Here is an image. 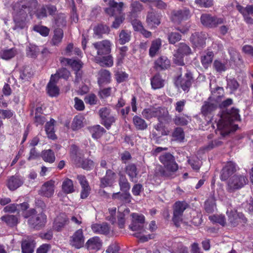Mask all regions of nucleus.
Wrapping results in <instances>:
<instances>
[{"instance_id": "4c0bfd02", "label": "nucleus", "mask_w": 253, "mask_h": 253, "mask_svg": "<svg viewBox=\"0 0 253 253\" xmlns=\"http://www.w3.org/2000/svg\"><path fill=\"white\" fill-rule=\"evenodd\" d=\"M62 189L64 193L70 194L75 191L73 181L68 178H65L62 182Z\"/></svg>"}, {"instance_id": "69168bd1", "label": "nucleus", "mask_w": 253, "mask_h": 253, "mask_svg": "<svg viewBox=\"0 0 253 253\" xmlns=\"http://www.w3.org/2000/svg\"><path fill=\"white\" fill-rule=\"evenodd\" d=\"M34 30L44 37L47 36L49 32V29L47 27L42 26H35L34 27Z\"/></svg>"}, {"instance_id": "393cba45", "label": "nucleus", "mask_w": 253, "mask_h": 253, "mask_svg": "<svg viewBox=\"0 0 253 253\" xmlns=\"http://www.w3.org/2000/svg\"><path fill=\"white\" fill-rule=\"evenodd\" d=\"M16 14L14 16L15 26L14 30L23 29L26 27L25 19L26 14L24 13H19V11H15Z\"/></svg>"}, {"instance_id": "c9c22d12", "label": "nucleus", "mask_w": 253, "mask_h": 253, "mask_svg": "<svg viewBox=\"0 0 253 253\" xmlns=\"http://www.w3.org/2000/svg\"><path fill=\"white\" fill-rule=\"evenodd\" d=\"M146 21L148 24L150 26H158L160 24V16L153 12H148L147 16Z\"/></svg>"}, {"instance_id": "f3484780", "label": "nucleus", "mask_w": 253, "mask_h": 253, "mask_svg": "<svg viewBox=\"0 0 253 253\" xmlns=\"http://www.w3.org/2000/svg\"><path fill=\"white\" fill-rule=\"evenodd\" d=\"M60 61L63 64L70 65L76 72V74L77 79L81 78L80 70L82 68L83 64L81 60L63 58Z\"/></svg>"}, {"instance_id": "ea45409f", "label": "nucleus", "mask_w": 253, "mask_h": 253, "mask_svg": "<svg viewBox=\"0 0 253 253\" xmlns=\"http://www.w3.org/2000/svg\"><path fill=\"white\" fill-rule=\"evenodd\" d=\"M54 120L51 119L50 121L47 122L46 123L45 126V131L48 137L52 139H55L56 138V136L54 130Z\"/></svg>"}, {"instance_id": "a19ab883", "label": "nucleus", "mask_w": 253, "mask_h": 253, "mask_svg": "<svg viewBox=\"0 0 253 253\" xmlns=\"http://www.w3.org/2000/svg\"><path fill=\"white\" fill-rule=\"evenodd\" d=\"M130 8L131 16L135 17L142 10L143 6L139 2L133 1L130 4Z\"/></svg>"}, {"instance_id": "052dcab7", "label": "nucleus", "mask_w": 253, "mask_h": 253, "mask_svg": "<svg viewBox=\"0 0 253 253\" xmlns=\"http://www.w3.org/2000/svg\"><path fill=\"white\" fill-rule=\"evenodd\" d=\"M214 69L216 72L221 73L225 72L227 69V64L225 62L222 63L219 60H215L213 62Z\"/></svg>"}, {"instance_id": "2f4dec72", "label": "nucleus", "mask_w": 253, "mask_h": 253, "mask_svg": "<svg viewBox=\"0 0 253 253\" xmlns=\"http://www.w3.org/2000/svg\"><path fill=\"white\" fill-rule=\"evenodd\" d=\"M57 82V81L54 79V77H51L47 85V93L51 97L56 96L59 94V90L56 85Z\"/></svg>"}, {"instance_id": "13d9d810", "label": "nucleus", "mask_w": 253, "mask_h": 253, "mask_svg": "<svg viewBox=\"0 0 253 253\" xmlns=\"http://www.w3.org/2000/svg\"><path fill=\"white\" fill-rule=\"evenodd\" d=\"M168 38L169 43L174 44L181 39V36L177 32H172L168 34Z\"/></svg>"}, {"instance_id": "a18cd8bd", "label": "nucleus", "mask_w": 253, "mask_h": 253, "mask_svg": "<svg viewBox=\"0 0 253 253\" xmlns=\"http://www.w3.org/2000/svg\"><path fill=\"white\" fill-rule=\"evenodd\" d=\"M78 161L79 162V167H81L84 169L89 170L93 168L94 162L92 160L88 159H81L80 158Z\"/></svg>"}, {"instance_id": "a211bd4d", "label": "nucleus", "mask_w": 253, "mask_h": 253, "mask_svg": "<svg viewBox=\"0 0 253 253\" xmlns=\"http://www.w3.org/2000/svg\"><path fill=\"white\" fill-rule=\"evenodd\" d=\"M116 179V174L112 170H106L105 175L100 179V187L105 188L113 185Z\"/></svg>"}, {"instance_id": "79ce46f5", "label": "nucleus", "mask_w": 253, "mask_h": 253, "mask_svg": "<svg viewBox=\"0 0 253 253\" xmlns=\"http://www.w3.org/2000/svg\"><path fill=\"white\" fill-rule=\"evenodd\" d=\"M119 184L120 189L123 192H128L130 185L126 176L123 174H119Z\"/></svg>"}, {"instance_id": "680f3d73", "label": "nucleus", "mask_w": 253, "mask_h": 253, "mask_svg": "<svg viewBox=\"0 0 253 253\" xmlns=\"http://www.w3.org/2000/svg\"><path fill=\"white\" fill-rule=\"evenodd\" d=\"M128 77V74L122 71H116L115 72V77L118 83L126 81Z\"/></svg>"}, {"instance_id": "4be33fe9", "label": "nucleus", "mask_w": 253, "mask_h": 253, "mask_svg": "<svg viewBox=\"0 0 253 253\" xmlns=\"http://www.w3.org/2000/svg\"><path fill=\"white\" fill-rule=\"evenodd\" d=\"M70 223L69 218L65 213H61L55 219L53 228L57 231H61L65 225Z\"/></svg>"}, {"instance_id": "49530a36", "label": "nucleus", "mask_w": 253, "mask_h": 253, "mask_svg": "<svg viewBox=\"0 0 253 253\" xmlns=\"http://www.w3.org/2000/svg\"><path fill=\"white\" fill-rule=\"evenodd\" d=\"M190 120V118L188 116L184 114H179L175 115L173 119V122L176 125L184 126L188 123Z\"/></svg>"}, {"instance_id": "4d7b16f0", "label": "nucleus", "mask_w": 253, "mask_h": 253, "mask_svg": "<svg viewBox=\"0 0 253 253\" xmlns=\"http://www.w3.org/2000/svg\"><path fill=\"white\" fill-rule=\"evenodd\" d=\"M191 52V48L186 43L181 42L178 45V48L176 52L181 54L183 55H187L190 54Z\"/></svg>"}, {"instance_id": "2eb2a0df", "label": "nucleus", "mask_w": 253, "mask_h": 253, "mask_svg": "<svg viewBox=\"0 0 253 253\" xmlns=\"http://www.w3.org/2000/svg\"><path fill=\"white\" fill-rule=\"evenodd\" d=\"M55 181L50 180L45 182L42 185L40 190L39 191V194L41 196L47 198L51 197L54 193Z\"/></svg>"}, {"instance_id": "bb28decb", "label": "nucleus", "mask_w": 253, "mask_h": 253, "mask_svg": "<svg viewBox=\"0 0 253 253\" xmlns=\"http://www.w3.org/2000/svg\"><path fill=\"white\" fill-rule=\"evenodd\" d=\"M85 246L88 250L96 252L100 249L102 242L99 237H93L87 240Z\"/></svg>"}, {"instance_id": "8fccbe9b", "label": "nucleus", "mask_w": 253, "mask_h": 253, "mask_svg": "<svg viewBox=\"0 0 253 253\" xmlns=\"http://www.w3.org/2000/svg\"><path fill=\"white\" fill-rule=\"evenodd\" d=\"M161 40L160 39L153 41L149 49V55L151 57H154L160 49L161 46Z\"/></svg>"}, {"instance_id": "09e8293b", "label": "nucleus", "mask_w": 253, "mask_h": 253, "mask_svg": "<svg viewBox=\"0 0 253 253\" xmlns=\"http://www.w3.org/2000/svg\"><path fill=\"white\" fill-rule=\"evenodd\" d=\"M34 241H24L22 243V251L23 253H33L35 248Z\"/></svg>"}, {"instance_id": "bf43d9fd", "label": "nucleus", "mask_w": 253, "mask_h": 253, "mask_svg": "<svg viewBox=\"0 0 253 253\" xmlns=\"http://www.w3.org/2000/svg\"><path fill=\"white\" fill-rule=\"evenodd\" d=\"M83 126V118L81 116H76L72 123V128L73 130H77Z\"/></svg>"}, {"instance_id": "e433bc0d", "label": "nucleus", "mask_w": 253, "mask_h": 253, "mask_svg": "<svg viewBox=\"0 0 253 253\" xmlns=\"http://www.w3.org/2000/svg\"><path fill=\"white\" fill-rule=\"evenodd\" d=\"M159 123L154 125V127L156 131H153L152 132V135L157 136H162V135H166L167 133L164 129V126L163 125V123H166L164 120H162L161 121H158Z\"/></svg>"}, {"instance_id": "9b49d317", "label": "nucleus", "mask_w": 253, "mask_h": 253, "mask_svg": "<svg viewBox=\"0 0 253 253\" xmlns=\"http://www.w3.org/2000/svg\"><path fill=\"white\" fill-rule=\"evenodd\" d=\"M192 77L190 72H187L182 77L181 75L178 77L175 81V84L178 87H181L184 91H188L192 84Z\"/></svg>"}, {"instance_id": "0eeeda50", "label": "nucleus", "mask_w": 253, "mask_h": 253, "mask_svg": "<svg viewBox=\"0 0 253 253\" xmlns=\"http://www.w3.org/2000/svg\"><path fill=\"white\" fill-rule=\"evenodd\" d=\"M37 5V0H22L14 6L13 9L14 11H18L19 13H24L26 15L28 12L31 15L35 11Z\"/></svg>"}, {"instance_id": "58836bf2", "label": "nucleus", "mask_w": 253, "mask_h": 253, "mask_svg": "<svg viewBox=\"0 0 253 253\" xmlns=\"http://www.w3.org/2000/svg\"><path fill=\"white\" fill-rule=\"evenodd\" d=\"M41 157L44 161L49 163H53L55 160L54 153L51 149L42 151Z\"/></svg>"}, {"instance_id": "f704fd0d", "label": "nucleus", "mask_w": 253, "mask_h": 253, "mask_svg": "<svg viewBox=\"0 0 253 253\" xmlns=\"http://www.w3.org/2000/svg\"><path fill=\"white\" fill-rule=\"evenodd\" d=\"M63 35V31L62 29L60 28L55 29L54 35L51 42V44L53 45H58L62 42Z\"/></svg>"}, {"instance_id": "c85d7f7f", "label": "nucleus", "mask_w": 253, "mask_h": 253, "mask_svg": "<svg viewBox=\"0 0 253 253\" xmlns=\"http://www.w3.org/2000/svg\"><path fill=\"white\" fill-rule=\"evenodd\" d=\"M92 231L96 234H107L109 233L110 227L107 223H94L91 225Z\"/></svg>"}, {"instance_id": "864d4df0", "label": "nucleus", "mask_w": 253, "mask_h": 253, "mask_svg": "<svg viewBox=\"0 0 253 253\" xmlns=\"http://www.w3.org/2000/svg\"><path fill=\"white\" fill-rule=\"evenodd\" d=\"M2 221H4L7 225L13 226L16 225L18 222L17 216L13 215H6L1 217Z\"/></svg>"}, {"instance_id": "f8f14e48", "label": "nucleus", "mask_w": 253, "mask_h": 253, "mask_svg": "<svg viewBox=\"0 0 253 253\" xmlns=\"http://www.w3.org/2000/svg\"><path fill=\"white\" fill-rule=\"evenodd\" d=\"M84 242V237L82 229L77 230L70 237V244L75 248L80 249L83 247Z\"/></svg>"}, {"instance_id": "ddd939ff", "label": "nucleus", "mask_w": 253, "mask_h": 253, "mask_svg": "<svg viewBox=\"0 0 253 253\" xmlns=\"http://www.w3.org/2000/svg\"><path fill=\"white\" fill-rule=\"evenodd\" d=\"M191 16V12L189 8L184 7L181 9L174 10L172 12L171 19L175 22H180L186 20Z\"/></svg>"}, {"instance_id": "412c9836", "label": "nucleus", "mask_w": 253, "mask_h": 253, "mask_svg": "<svg viewBox=\"0 0 253 253\" xmlns=\"http://www.w3.org/2000/svg\"><path fill=\"white\" fill-rule=\"evenodd\" d=\"M207 35L203 33H195L190 37V41L197 47H203L206 44Z\"/></svg>"}, {"instance_id": "1a4fd4ad", "label": "nucleus", "mask_w": 253, "mask_h": 253, "mask_svg": "<svg viewBox=\"0 0 253 253\" xmlns=\"http://www.w3.org/2000/svg\"><path fill=\"white\" fill-rule=\"evenodd\" d=\"M96 50V56H103L110 54L111 51L112 43L109 40H103L92 44Z\"/></svg>"}, {"instance_id": "20e7f679", "label": "nucleus", "mask_w": 253, "mask_h": 253, "mask_svg": "<svg viewBox=\"0 0 253 253\" xmlns=\"http://www.w3.org/2000/svg\"><path fill=\"white\" fill-rule=\"evenodd\" d=\"M37 212L36 210L32 209L28 211L29 215H25L24 216L25 218L30 216L28 222L31 227L39 230L44 226L46 222V216L42 212L36 214Z\"/></svg>"}, {"instance_id": "de8ad7c7", "label": "nucleus", "mask_w": 253, "mask_h": 253, "mask_svg": "<svg viewBox=\"0 0 253 253\" xmlns=\"http://www.w3.org/2000/svg\"><path fill=\"white\" fill-rule=\"evenodd\" d=\"M90 131L93 138L98 139L105 133V130L100 126L96 125L91 127Z\"/></svg>"}, {"instance_id": "423d86ee", "label": "nucleus", "mask_w": 253, "mask_h": 253, "mask_svg": "<svg viewBox=\"0 0 253 253\" xmlns=\"http://www.w3.org/2000/svg\"><path fill=\"white\" fill-rule=\"evenodd\" d=\"M188 207V204L184 201H177L173 205L172 220L176 227L182 222L183 212Z\"/></svg>"}, {"instance_id": "6ab92c4d", "label": "nucleus", "mask_w": 253, "mask_h": 253, "mask_svg": "<svg viewBox=\"0 0 253 253\" xmlns=\"http://www.w3.org/2000/svg\"><path fill=\"white\" fill-rule=\"evenodd\" d=\"M218 103L209 98L208 101L204 102L201 108V112L205 116L212 114L217 108Z\"/></svg>"}, {"instance_id": "7c9ffc66", "label": "nucleus", "mask_w": 253, "mask_h": 253, "mask_svg": "<svg viewBox=\"0 0 253 253\" xmlns=\"http://www.w3.org/2000/svg\"><path fill=\"white\" fill-rule=\"evenodd\" d=\"M98 83L99 85L110 83L111 80V73L106 69H102L98 72Z\"/></svg>"}, {"instance_id": "9d476101", "label": "nucleus", "mask_w": 253, "mask_h": 253, "mask_svg": "<svg viewBox=\"0 0 253 253\" xmlns=\"http://www.w3.org/2000/svg\"><path fill=\"white\" fill-rule=\"evenodd\" d=\"M132 217L131 223L129 225V228L132 231H139V233L143 232L145 217L142 214L133 213L131 215Z\"/></svg>"}, {"instance_id": "aec40b11", "label": "nucleus", "mask_w": 253, "mask_h": 253, "mask_svg": "<svg viewBox=\"0 0 253 253\" xmlns=\"http://www.w3.org/2000/svg\"><path fill=\"white\" fill-rule=\"evenodd\" d=\"M226 213L228 216V220L233 226H236L239 222H241L242 221L244 222L245 220L243 215L242 213H237L235 210H229L228 209Z\"/></svg>"}, {"instance_id": "b1692460", "label": "nucleus", "mask_w": 253, "mask_h": 253, "mask_svg": "<svg viewBox=\"0 0 253 253\" xmlns=\"http://www.w3.org/2000/svg\"><path fill=\"white\" fill-rule=\"evenodd\" d=\"M235 164L232 162L228 163L222 169L220 179L222 181L229 178L230 176L236 171Z\"/></svg>"}, {"instance_id": "6e6d98bb", "label": "nucleus", "mask_w": 253, "mask_h": 253, "mask_svg": "<svg viewBox=\"0 0 253 253\" xmlns=\"http://www.w3.org/2000/svg\"><path fill=\"white\" fill-rule=\"evenodd\" d=\"M172 140L178 142H182L184 139V133L183 129L180 127H177L172 133Z\"/></svg>"}, {"instance_id": "cd10ccee", "label": "nucleus", "mask_w": 253, "mask_h": 253, "mask_svg": "<svg viewBox=\"0 0 253 253\" xmlns=\"http://www.w3.org/2000/svg\"><path fill=\"white\" fill-rule=\"evenodd\" d=\"M125 171L131 181L133 182H137L138 171L135 165L133 164L128 165L125 168Z\"/></svg>"}, {"instance_id": "5fc2aeb1", "label": "nucleus", "mask_w": 253, "mask_h": 253, "mask_svg": "<svg viewBox=\"0 0 253 253\" xmlns=\"http://www.w3.org/2000/svg\"><path fill=\"white\" fill-rule=\"evenodd\" d=\"M131 33L128 31L123 30L119 34V42L121 44H124L130 40Z\"/></svg>"}, {"instance_id": "473e14b6", "label": "nucleus", "mask_w": 253, "mask_h": 253, "mask_svg": "<svg viewBox=\"0 0 253 253\" xmlns=\"http://www.w3.org/2000/svg\"><path fill=\"white\" fill-rule=\"evenodd\" d=\"M152 87L154 89H159L164 86L165 80L159 73L156 74L151 79Z\"/></svg>"}, {"instance_id": "37998d69", "label": "nucleus", "mask_w": 253, "mask_h": 253, "mask_svg": "<svg viewBox=\"0 0 253 253\" xmlns=\"http://www.w3.org/2000/svg\"><path fill=\"white\" fill-rule=\"evenodd\" d=\"M17 54V50L15 48L10 49H4L0 52V56L4 60H9L14 57Z\"/></svg>"}, {"instance_id": "7ed1b4c3", "label": "nucleus", "mask_w": 253, "mask_h": 253, "mask_svg": "<svg viewBox=\"0 0 253 253\" xmlns=\"http://www.w3.org/2000/svg\"><path fill=\"white\" fill-rule=\"evenodd\" d=\"M240 120V116L239 114V110L232 108L227 112L225 115L220 117L217 123V128L220 130H227V134H228L230 132L228 129L232 124V122L234 121Z\"/></svg>"}, {"instance_id": "39448f33", "label": "nucleus", "mask_w": 253, "mask_h": 253, "mask_svg": "<svg viewBox=\"0 0 253 253\" xmlns=\"http://www.w3.org/2000/svg\"><path fill=\"white\" fill-rule=\"evenodd\" d=\"M248 182V178L243 175L235 174L227 181L226 190L229 193H233L244 187Z\"/></svg>"}, {"instance_id": "0e129e2a", "label": "nucleus", "mask_w": 253, "mask_h": 253, "mask_svg": "<svg viewBox=\"0 0 253 253\" xmlns=\"http://www.w3.org/2000/svg\"><path fill=\"white\" fill-rule=\"evenodd\" d=\"M195 2L201 7H210L213 5L212 0H195Z\"/></svg>"}, {"instance_id": "e2e57ef3", "label": "nucleus", "mask_w": 253, "mask_h": 253, "mask_svg": "<svg viewBox=\"0 0 253 253\" xmlns=\"http://www.w3.org/2000/svg\"><path fill=\"white\" fill-rule=\"evenodd\" d=\"M209 219L216 223H218L222 226H224L226 224V219L224 215H214L209 216Z\"/></svg>"}, {"instance_id": "4468645a", "label": "nucleus", "mask_w": 253, "mask_h": 253, "mask_svg": "<svg viewBox=\"0 0 253 253\" xmlns=\"http://www.w3.org/2000/svg\"><path fill=\"white\" fill-rule=\"evenodd\" d=\"M98 113L99 116L103 121V125L107 129H109L115 121L114 117L110 115V110L106 107H104L101 108Z\"/></svg>"}, {"instance_id": "3c124183", "label": "nucleus", "mask_w": 253, "mask_h": 253, "mask_svg": "<svg viewBox=\"0 0 253 253\" xmlns=\"http://www.w3.org/2000/svg\"><path fill=\"white\" fill-rule=\"evenodd\" d=\"M213 57V53L211 51L208 52L205 55L201 56V62L205 68L207 69L211 65Z\"/></svg>"}, {"instance_id": "338daca9", "label": "nucleus", "mask_w": 253, "mask_h": 253, "mask_svg": "<svg viewBox=\"0 0 253 253\" xmlns=\"http://www.w3.org/2000/svg\"><path fill=\"white\" fill-rule=\"evenodd\" d=\"M108 27L102 25H98L94 28V34L97 36H100L102 34L108 32Z\"/></svg>"}, {"instance_id": "f03ea898", "label": "nucleus", "mask_w": 253, "mask_h": 253, "mask_svg": "<svg viewBox=\"0 0 253 253\" xmlns=\"http://www.w3.org/2000/svg\"><path fill=\"white\" fill-rule=\"evenodd\" d=\"M142 115L147 120L157 118L158 121L164 120L166 123H169L171 121V117L165 108L150 107L144 109Z\"/></svg>"}, {"instance_id": "c03bdc74", "label": "nucleus", "mask_w": 253, "mask_h": 253, "mask_svg": "<svg viewBox=\"0 0 253 253\" xmlns=\"http://www.w3.org/2000/svg\"><path fill=\"white\" fill-rule=\"evenodd\" d=\"M133 122L136 128L138 130H145L148 126L145 121L138 116L133 117Z\"/></svg>"}, {"instance_id": "72a5a7b5", "label": "nucleus", "mask_w": 253, "mask_h": 253, "mask_svg": "<svg viewBox=\"0 0 253 253\" xmlns=\"http://www.w3.org/2000/svg\"><path fill=\"white\" fill-rule=\"evenodd\" d=\"M205 210L209 213H212L216 210L215 199L213 196L210 197L205 202Z\"/></svg>"}, {"instance_id": "f257e3e1", "label": "nucleus", "mask_w": 253, "mask_h": 253, "mask_svg": "<svg viewBox=\"0 0 253 253\" xmlns=\"http://www.w3.org/2000/svg\"><path fill=\"white\" fill-rule=\"evenodd\" d=\"M159 161L163 165H157L154 170L156 177H169L178 169L174 157L169 153H166L159 157Z\"/></svg>"}, {"instance_id": "dca6fc26", "label": "nucleus", "mask_w": 253, "mask_h": 253, "mask_svg": "<svg viewBox=\"0 0 253 253\" xmlns=\"http://www.w3.org/2000/svg\"><path fill=\"white\" fill-rule=\"evenodd\" d=\"M109 7L106 8L105 11L106 13L111 16L120 15L122 11L124 3L122 2H117L115 1L110 0L109 2Z\"/></svg>"}, {"instance_id": "774afa93", "label": "nucleus", "mask_w": 253, "mask_h": 253, "mask_svg": "<svg viewBox=\"0 0 253 253\" xmlns=\"http://www.w3.org/2000/svg\"><path fill=\"white\" fill-rule=\"evenodd\" d=\"M120 247L117 243H112L106 250L107 253H119Z\"/></svg>"}, {"instance_id": "a878e982", "label": "nucleus", "mask_w": 253, "mask_h": 253, "mask_svg": "<svg viewBox=\"0 0 253 253\" xmlns=\"http://www.w3.org/2000/svg\"><path fill=\"white\" fill-rule=\"evenodd\" d=\"M170 66L169 60L164 56L158 58L154 63V68L157 70H164L168 69Z\"/></svg>"}, {"instance_id": "603ef678", "label": "nucleus", "mask_w": 253, "mask_h": 253, "mask_svg": "<svg viewBox=\"0 0 253 253\" xmlns=\"http://www.w3.org/2000/svg\"><path fill=\"white\" fill-rule=\"evenodd\" d=\"M70 72L65 68H62L58 70L54 75L51 77H54V79L58 81L59 78L67 80L70 76Z\"/></svg>"}, {"instance_id": "c756f323", "label": "nucleus", "mask_w": 253, "mask_h": 253, "mask_svg": "<svg viewBox=\"0 0 253 253\" xmlns=\"http://www.w3.org/2000/svg\"><path fill=\"white\" fill-rule=\"evenodd\" d=\"M23 183V179L18 175L11 176L7 181V186L11 190H14Z\"/></svg>"}, {"instance_id": "6e6552de", "label": "nucleus", "mask_w": 253, "mask_h": 253, "mask_svg": "<svg viewBox=\"0 0 253 253\" xmlns=\"http://www.w3.org/2000/svg\"><path fill=\"white\" fill-rule=\"evenodd\" d=\"M201 23L205 26L214 28L218 25L224 24V20L217 16H213L209 14H203L201 16Z\"/></svg>"}, {"instance_id": "5701e85b", "label": "nucleus", "mask_w": 253, "mask_h": 253, "mask_svg": "<svg viewBox=\"0 0 253 253\" xmlns=\"http://www.w3.org/2000/svg\"><path fill=\"white\" fill-rule=\"evenodd\" d=\"M94 61L101 66L111 67L114 64L113 57L109 54L103 56H95Z\"/></svg>"}]
</instances>
